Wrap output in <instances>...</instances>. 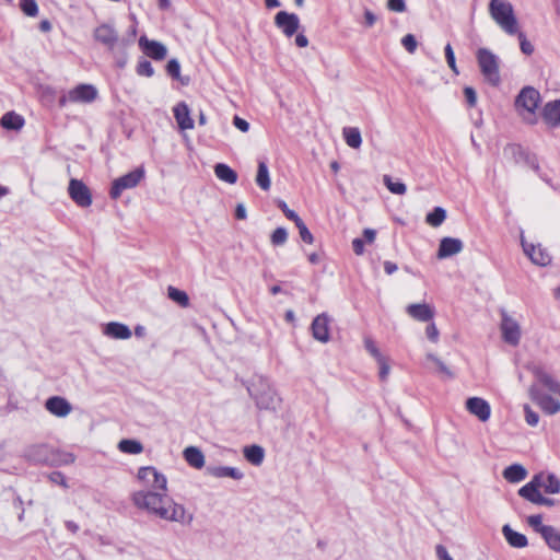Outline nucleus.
I'll use <instances>...</instances> for the list:
<instances>
[{
    "mask_svg": "<svg viewBox=\"0 0 560 560\" xmlns=\"http://www.w3.org/2000/svg\"><path fill=\"white\" fill-rule=\"evenodd\" d=\"M533 386H538L541 390L547 389L555 396L560 397V382L547 373H539L537 375V384Z\"/></svg>",
    "mask_w": 560,
    "mask_h": 560,
    "instance_id": "nucleus-26",
    "label": "nucleus"
},
{
    "mask_svg": "<svg viewBox=\"0 0 560 560\" xmlns=\"http://www.w3.org/2000/svg\"><path fill=\"white\" fill-rule=\"evenodd\" d=\"M103 332L107 337L118 340H127L131 337L132 334L130 328L126 324L119 322L107 323L104 326Z\"/></svg>",
    "mask_w": 560,
    "mask_h": 560,
    "instance_id": "nucleus-24",
    "label": "nucleus"
},
{
    "mask_svg": "<svg viewBox=\"0 0 560 560\" xmlns=\"http://www.w3.org/2000/svg\"><path fill=\"white\" fill-rule=\"evenodd\" d=\"M540 104V94L534 88H524L515 101L517 113L524 120L533 124L536 121V110Z\"/></svg>",
    "mask_w": 560,
    "mask_h": 560,
    "instance_id": "nucleus-5",
    "label": "nucleus"
},
{
    "mask_svg": "<svg viewBox=\"0 0 560 560\" xmlns=\"http://www.w3.org/2000/svg\"><path fill=\"white\" fill-rule=\"evenodd\" d=\"M522 246L526 256L537 266L546 267L551 262V255L540 244L527 243L522 240Z\"/></svg>",
    "mask_w": 560,
    "mask_h": 560,
    "instance_id": "nucleus-13",
    "label": "nucleus"
},
{
    "mask_svg": "<svg viewBox=\"0 0 560 560\" xmlns=\"http://www.w3.org/2000/svg\"><path fill=\"white\" fill-rule=\"evenodd\" d=\"M235 215L240 220H244L247 218V211L243 203H238L235 209Z\"/></svg>",
    "mask_w": 560,
    "mask_h": 560,
    "instance_id": "nucleus-57",
    "label": "nucleus"
},
{
    "mask_svg": "<svg viewBox=\"0 0 560 560\" xmlns=\"http://www.w3.org/2000/svg\"><path fill=\"white\" fill-rule=\"evenodd\" d=\"M425 358H427L428 361L432 362L436 366V371L442 376H444L446 378H452L454 376L453 371L438 355H435L433 353H428L425 355Z\"/></svg>",
    "mask_w": 560,
    "mask_h": 560,
    "instance_id": "nucleus-37",
    "label": "nucleus"
},
{
    "mask_svg": "<svg viewBox=\"0 0 560 560\" xmlns=\"http://www.w3.org/2000/svg\"><path fill=\"white\" fill-rule=\"evenodd\" d=\"M352 245H353L354 253L358 256L363 255V253H364V244H363V241L361 238H354L352 241Z\"/></svg>",
    "mask_w": 560,
    "mask_h": 560,
    "instance_id": "nucleus-56",
    "label": "nucleus"
},
{
    "mask_svg": "<svg viewBox=\"0 0 560 560\" xmlns=\"http://www.w3.org/2000/svg\"><path fill=\"white\" fill-rule=\"evenodd\" d=\"M385 271L388 273V275H392L394 273L396 270H397V266L396 264L394 262H390V261H386L385 265Z\"/></svg>",
    "mask_w": 560,
    "mask_h": 560,
    "instance_id": "nucleus-61",
    "label": "nucleus"
},
{
    "mask_svg": "<svg viewBox=\"0 0 560 560\" xmlns=\"http://www.w3.org/2000/svg\"><path fill=\"white\" fill-rule=\"evenodd\" d=\"M542 119L549 127H560V100L548 102L544 106Z\"/></svg>",
    "mask_w": 560,
    "mask_h": 560,
    "instance_id": "nucleus-22",
    "label": "nucleus"
},
{
    "mask_svg": "<svg viewBox=\"0 0 560 560\" xmlns=\"http://www.w3.org/2000/svg\"><path fill=\"white\" fill-rule=\"evenodd\" d=\"M214 174L221 182L228 183L230 185H234L237 182L236 172L228 164H217L214 166Z\"/></svg>",
    "mask_w": 560,
    "mask_h": 560,
    "instance_id": "nucleus-30",
    "label": "nucleus"
},
{
    "mask_svg": "<svg viewBox=\"0 0 560 560\" xmlns=\"http://www.w3.org/2000/svg\"><path fill=\"white\" fill-rule=\"evenodd\" d=\"M342 136L346 143L352 149H359L362 144L361 131L357 127H346L342 129Z\"/></svg>",
    "mask_w": 560,
    "mask_h": 560,
    "instance_id": "nucleus-31",
    "label": "nucleus"
},
{
    "mask_svg": "<svg viewBox=\"0 0 560 560\" xmlns=\"http://www.w3.org/2000/svg\"><path fill=\"white\" fill-rule=\"evenodd\" d=\"M256 183L265 191L269 190L271 187L269 170L265 162L258 163Z\"/></svg>",
    "mask_w": 560,
    "mask_h": 560,
    "instance_id": "nucleus-33",
    "label": "nucleus"
},
{
    "mask_svg": "<svg viewBox=\"0 0 560 560\" xmlns=\"http://www.w3.org/2000/svg\"><path fill=\"white\" fill-rule=\"evenodd\" d=\"M364 346L368 352L375 359L378 364L381 380H386L390 372V365L387 358L381 352L376 343L371 338L364 339Z\"/></svg>",
    "mask_w": 560,
    "mask_h": 560,
    "instance_id": "nucleus-15",
    "label": "nucleus"
},
{
    "mask_svg": "<svg viewBox=\"0 0 560 560\" xmlns=\"http://www.w3.org/2000/svg\"><path fill=\"white\" fill-rule=\"evenodd\" d=\"M288 241V231L283 226L277 228L270 235V242L275 246L283 245Z\"/></svg>",
    "mask_w": 560,
    "mask_h": 560,
    "instance_id": "nucleus-40",
    "label": "nucleus"
},
{
    "mask_svg": "<svg viewBox=\"0 0 560 560\" xmlns=\"http://www.w3.org/2000/svg\"><path fill=\"white\" fill-rule=\"evenodd\" d=\"M384 183L387 187V189L396 195H404L407 191V187L401 182H393L390 176L385 175L384 176Z\"/></svg>",
    "mask_w": 560,
    "mask_h": 560,
    "instance_id": "nucleus-41",
    "label": "nucleus"
},
{
    "mask_svg": "<svg viewBox=\"0 0 560 560\" xmlns=\"http://www.w3.org/2000/svg\"><path fill=\"white\" fill-rule=\"evenodd\" d=\"M446 219V210L442 207H435L433 211L429 212L425 221L433 228L440 226Z\"/></svg>",
    "mask_w": 560,
    "mask_h": 560,
    "instance_id": "nucleus-35",
    "label": "nucleus"
},
{
    "mask_svg": "<svg viewBox=\"0 0 560 560\" xmlns=\"http://www.w3.org/2000/svg\"><path fill=\"white\" fill-rule=\"evenodd\" d=\"M139 45L143 52L154 60H163L167 55V48L163 43L149 39L145 36L140 37Z\"/></svg>",
    "mask_w": 560,
    "mask_h": 560,
    "instance_id": "nucleus-16",
    "label": "nucleus"
},
{
    "mask_svg": "<svg viewBox=\"0 0 560 560\" xmlns=\"http://www.w3.org/2000/svg\"><path fill=\"white\" fill-rule=\"evenodd\" d=\"M174 117L182 131L191 130L195 127L189 106L185 102L176 104L173 108Z\"/></svg>",
    "mask_w": 560,
    "mask_h": 560,
    "instance_id": "nucleus-21",
    "label": "nucleus"
},
{
    "mask_svg": "<svg viewBox=\"0 0 560 560\" xmlns=\"http://www.w3.org/2000/svg\"><path fill=\"white\" fill-rule=\"evenodd\" d=\"M436 552L441 560H453V558L443 546H439Z\"/></svg>",
    "mask_w": 560,
    "mask_h": 560,
    "instance_id": "nucleus-59",
    "label": "nucleus"
},
{
    "mask_svg": "<svg viewBox=\"0 0 560 560\" xmlns=\"http://www.w3.org/2000/svg\"><path fill=\"white\" fill-rule=\"evenodd\" d=\"M425 336H427V339L431 343H433V345L439 343L440 330H439V327H438L436 323L434 322V319H432L431 322L428 323V325L425 327Z\"/></svg>",
    "mask_w": 560,
    "mask_h": 560,
    "instance_id": "nucleus-42",
    "label": "nucleus"
},
{
    "mask_svg": "<svg viewBox=\"0 0 560 560\" xmlns=\"http://www.w3.org/2000/svg\"><path fill=\"white\" fill-rule=\"evenodd\" d=\"M329 322H330V318L325 313L317 315L313 319V323H312L313 337L322 343H327L330 339Z\"/></svg>",
    "mask_w": 560,
    "mask_h": 560,
    "instance_id": "nucleus-17",
    "label": "nucleus"
},
{
    "mask_svg": "<svg viewBox=\"0 0 560 560\" xmlns=\"http://www.w3.org/2000/svg\"><path fill=\"white\" fill-rule=\"evenodd\" d=\"M465 406L467 411L481 422H487L491 417L490 404L481 397H469Z\"/></svg>",
    "mask_w": 560,
    "mask_h": 560,
    "instance_id": "nucleus-14",
    "label": "nucleus"
},
{
    "mask_svg": "<svg viewBox=\"0 0 560 560\" xmlns=\"http://www.w3.org/2000/svg\"><path fill=\"white\" fill-rule=\"evenodd\" d=\"M502 532L511 547L525 548L527 546L528 540L526 536L520 532L514 530L510 525H504Z\"/></svg>",
    "mask_w": 560,
    "mask_h": 560,
    "instance_id": "nucleus-27",
    "label": "nucleus"
},
{
    "mask_svg": "<svg viewBox=\"0 0 560 560\" xmlns=\"http://www.w3.org/2000/svg\"><path fill=\"white\" fill-rule=\"evenodd\" d=\"M296 228L299 229V233H300V236L301 238L307 243V244H313L314 243V236L313 234L311 233V231L307 229L306 224L303 222V220H301L300 222H298L296 224Z\"/></svg>",
    "mask_w": 560,
    "mask_h": 560,
    "instance_id": "nucleus-45",
    "label": "nucleus"
},
{
    "mask_svg": "<svg viewBox=\"0 0 560 560\" xmlns=\"http://www.w3.org/2000/svg\"><path fill=\"white\" fill-rule=\"evenodd\" d=\"M144 168L140 166L115 179L110 189L112 198L117 199L124 190L136 187L144 178Z\"/></svg>",
    "mask_w": 560,
    "mask_h": 560,
    "instance_id": "nucleus-8",
    "label": "nucleus"
},
{
    "mask_svg": "<svg viewBox=\"0 0 560 560\" xmlns=\"http://www.w3.org/2000/svg\"><path fill=\"white\" fill-rule=\"evenodd\" d=\"M158 1H159V7L162 10H167L171 8V0H158Z\"/></svg>",
    "mask_w": 560,
    "mask_h": 560,
    "instance_id": "nucleus-63",
    "label": "nucleus"
},
{
    "mask_svg": "<svg viewBox=\"0 0 560 560\" xmlns=\"http://www.w3.org/2000/svg\"><path fill=\"white\" fill-rule=\"evenodd\" d=\"M363 234L365 236V240L369 242V243H373L375 241V237H376V232L375 230L373 229H365L363 231Z\"/></svg>",
    "mask_w": 560,
    "mask_h": 560,
    "instance_id": "nucleus-60",
    "label": "nucleus"
},
{
    "mask_svg": "<svg viewBox=\"0 0 560 560\" xmlns=\"http://www.w3.org/2000/svg\"><path fill=\"white\" fill-rule=\"evenodd\" d=\"M137 508L145 510L160 518L179 524H190L192 514L182 504L154 491H138L132 497Z\"/></svg>",
    "mask_w": 560,
    "mask_h": 560,
    "instance_id": "nucleus-1",
    "label": "nucleus"
},
{
    "mask_svg": "<svg viewBox=\"0 0 560 560\" xmlns=\"http://www.w3.org/2000/svg\"><path fill=\"white\" fill-rule=\"evenodd\" d=\"M540 488H544L548 494H558L560 492V479L552 472H539L520 488L518 494L536 505L552 506L555 501L546 498L540 493Z\"/></svg>",
    "mask_w": 560,
    "mask_h": 560,
    "instance_id": "nucleus-2",
    "label": "nucleus"
},
{
    "mask_svg": "<svg viewBox=\"0 0 560 560\" xmlns=\"http://www.w3.org/2000/svg\"><path fill=\"white\" fill-rule=\"evenodd\" d=\"M138 478L143 486L155 491H162L165 493L167 490L166 477L159 472L154 467L148 466L140 468L138 471Z\"/></svg>",
    "mask_w": 560,
    "mask_h": 560,
    "instance_id": "nucleus-10",
    "label": "nucleus"
},
{
    "mask_svg": "<svg viewBox=\"0 0 560 560\" xmlns=\"http://www.w3.org/2000/svg\"><path fill=\"white\" fill-rule=\"evenodd\" d=\"M541 536L552 550L560 552V530L550 526L541 529Z\"/></svg>",
    "mask_w": 560,
    "mask_h": 560,
    "instance_id": "nucleus-32",
    "label": "nucleus"
},
{
    "mask_svg": "<svg viewBox=\"0 0 560 560\" xmlns=\"http://www.w3.org/2000/svg\"><path fill=\"white\" fill-rule=\"evenodd\" d=\"M464 248L462 240L457 237L445 236L440 241L436 257L445 259L459 254Z\"/></svg>",
    "mask_w": 560,
    "mask_h": 560,
    "instance_id": "nucleus-19",
    "label": "nucleus"
},
{
    "mask_svg": "<svg viewBox=\"0 0 560 560\" xmlns=\"http://www.w3.org/2000/svg\"><path fill=\"white\" fill-rule=\"evenodd\" d=\"M500 330L505 343L516 347L521 342L522 328L518 320L505 308L500 310Z\"/></svg>",
    "mask_w": 560,
    "mask_h": 560,
    "instance_id": "nucleus-7",
    "label": "nucleus"
},
{
    "mask_svg": "<svg viewBox=\"0 0 560 560\" xmlns=\"http://www.w3.org/2000/svg\"><path fill=\"white\" fill-rule=\"evenodd\" d=\"M364 19H365V23H366L368 26H372L376 22L375 14L372 11H370V10H366L364 12Z\"/></svg>",
    "mask_w": 560,
    "mask_h": 560,
    "instance_id": "nucleus-58",
    "label": "nucleus"
},
{
    "mask_svg": "<svg viewBox=\"0 0 560 560\" xmlns=\"http://www.w3.org/2000/svg\"><path fill=\"white\" fill-rule=\"evenodd\" d=\"M167 72L175 79L180 78V65L179 61L175 58L168 60L167 62Z\"/></svg>",
    "mask_w": 560,
    "mask_h": 560,
    "instance_id": "nucleus-51",
    "label": "nucleus"
},
{
    "mask_svg": "<svg viewBox=\"0 0 560 560\" xmlns=\"http://www.w3.org/2000/svg\"><path fill=\"white\" fill-rule=\"evenodd\" d=\"M244 455L248 462L254 465H260L264 460L265 452L258 445H252L244 450Z\"/></svg>",
    "mask_w": 560,
    "mask_h": 560,
    "instance_id": "nucleus-36",
    "label": "nucleus"
},
{
    "mask_svg": "<svg viewBox=\"0 0 560 560\" xmlns=\"http://www.w3.org/2000/svg\"><path fill=\"white\" fill-rule=\"evenodd\" d=\"M278 206H279V207H280V209L283 211V213L285 214V217H287L288 219L292 220L295 224L302 220L295 211L291 210V209L288 207V205H287V202H285V201H283V200H279V201H278Z\"/></svg>",
    "mask_w": 560,
    "mask_h": 560,
    "instance_id": "nucleus-49",
    "label": "nucleus"
},
{
    "mask_svg": "<svg viewBox=\"0 0 560 560\" xmlns=\"http://www.w3.org/2000/svg\"><path fill=\"white\" fill-rule=\"evenodd\" d=\"M527 522L528 524L536 530L538 532L540 535H541V529L542 528H549L550 526L549 525H544L542 524V516L537 514V515H530L528 518H527Z\"/></svg>",
    "mask_w": 560,
    "mask_h": 560,
    "instance_id": "nucleus-50",
    "label": "nucleus"
},
{
    "mask_svg": "<svg viewBox=\"0 0 560 560\" xmlns=\"http://www.w3.org/2000/svg\"><path fill=\"white\" fill-rule=\"evenodd\" d=\"M233 124L242 132H247L249 130V122L240 116H235L233 118Z\"/></svg>",
    "mask_w": 560,
    "mask_h": 560,
    "instance_id": "nucleus-55",
    "label": "nucleus"
},
{
    "mask_svg": "<svg viewBox=\"0 0 560 560\" xmlns=\"http://www.w3.org/2000/svg\"><path fill=\"white\" fill-rule=\"evenodd\" d=\"M520 39V46L521 50L526 55H532L534 51V46L532 43L526 38L525 34L517 28V33L515 34Z\"/></svg>",
    "mask_w": 560,
    "mask_h": 560,
    "instance_id": "nucleus-44",
    "label": "nucleus"
},
{
    "mask_svg": "<svg viewBox=\"0 0 560 560\" xmlns=\"http://www.w3.org/2000/svg\"><path fill=\"white\" fill-rule=\"evenodd\" d=\"M118 448L127 454H140L143 450L142 444L136 440H121Z\"/></svg>",
    "mask_w": 560,
    "mask_h": 560,
    "instance_id": "nucleus-39",
    "label": "nucleus"
},
{
    "mask_svg": "<svg viewBox=\"0 0 560 560\" xmlns=\"http://www.w3.org/2000/svg\"><path fill=\"white\" fill-rule=\"evenodd\" d=\"M445 56H446L447 63H448L451 70L454 72V74H458L459 71L456 66L455 54H454V50H453V47L451 44H447L445 46Z\"/></svg>",
    "mask_w": 560,
    "mask_h": 560,
    "instance_id": "nucleus-46",
    "label": "nucleus"
},
{
    "mask_svg": "<svg viewBox=\"0 0 560 560\" xmlns=\"http://www.w3.org/2000/svg\"><path fill=\"white\" fill-rule=\"evenodd\" d=\"M137 72L139 75L151 78L154 74V69L150 61L142 60L138 63Z\"/></svg>",
    "mask_w": 560,
    "mask_h": 560,
    "instance_id": "nucleus-47",
    "label": "nucleus"
},
{
    "mask_svg": "<svg viewBox=\"0 0 560 560\" xmlns=\"http://www.w3.org/2000/svg\"><path fill=\"white\" fill-rule=\"evenodd\" d=\"M185 460L195 468H202L205 466V455L200 448L196 446H188L183 452Z\"/></svg>",
    "mask_w": 560,
    "mask_h": 560,
    "instance_id": "nucleus-29",
    "label": "nucleus"
},
{
    "mask_svg": "<svg viewBox=\"0 0 560 560\" xmlns=\"http://www.w3.org/2000/svg\"><path fill=\"white\" fill-rule=\"evenodd\" d=\"M525 411V420L528 425L536 427L539 422V416L536 411H534L528 405L524 406Z\"/></svg>",
    "mask_w": 560,
    "mask_h": 560,
    "instance_id": "nucleus-48",
    "label": "nucleus"
},
{
    "mask_svg": "<svg viewBox=\"0 0 560 560\" xmlns=\"http://www.w3.org/2000/svg\"><path fill=\"white\" fill-rule=\"evenodd\" d=\"M464 94L466 96L467 103L470 107L476 106L477 104V93L471 86H466L464 89Z\"/></svg>",
    "mask_w": 560,
    "mask_h": 560,
    "instance_id": "nucleus-53",
    "label": "nucleus"
},
{
    "mask_svg": "<svg viewBox=\"0 0 560 560\" xmlns=\"http://www.w3.org/2000/svg\"><path fill=\"white\" fill-rule=\"evenodd\" d=\"M387 7L394 12H404L406 10L405 0H388Z\"/></svg>",
    "mask_w": 560,
    "mask_h": 560,
    "instance_id": "nucleus-54",
    "label": "nucleus"
},
{
    "mask_svg": "<svg viewBox=\"0 0 560 560\" xmlns=\"http://www.w3.org/2000/svg\"><path fill=\"white\" fill-rule=\"evenodd\" d=\"M489 13L495 24L508 35H514L520 28L512 3L508 0H491Z\"/></svg>",
    "mask_w": 560,
    "mask_h": 560,
    "instance_id": "nucleus-3",
    "label": "nucleus"
},
{
    "mask_svg": "<svg viewBox=\"0 0 560 560\" xmlns=\"http://www.w3.org/2000/svg\"><path fill=\"white\" fill-rule=\"evenodd\" d=\"M401 42H402V45L406 47V49L410 54H413L416 51L417 40L412 34H407L406 36H404Z\"/></svg>",
    "mask_w": 560,
    "mask_h": 560,
    "instance_id": "nucleus-52",
    "label": "nucleus"
},
{
    "mask_svg": "<svg viewBox=\"0 0 560 560\" xmlns=\"http://www.w3.org/2000/svg\"><path fill=\"white\" fill-rule=\"evenodd\" d=\"M71 199L80 207L88 208L92 205V194L89 187L79 179L72 178L68 188Z\"/></svg>",
    "mask_w": 560,
    "mask_h": 560,
    "instance_id": "nucleus-12",
    "label": "nucleus"
},
{
    "mask_svg": "<svg viewBox=\"0 0 560 560\" xmlns=\"http://www.w3.org/2000/svg\"><path fill=\"white\" fill-rule=\"evenodd\" d=\"M1 126L7 130H21L25 125V119L22 115L15 112L5 113L0 120Z\"/></svg>",
    "mask_w": 560,
    "mask_h": 560,
    "instance_id": "nucleus-28",
    "label": "nucleus"
},
{
    "mask_svg": "<svg viewBox=\"0 0 560 560\" xmlns=\"http://www.w3.org/2000/svg\"><path fill=\"white\" fill-rule=\"evenodd\" d=\"M21 9L27 16L34 18L38 14L36 0H21Z\"/></svg>",
    "mask_w": 560,
    "mask_h": 560,
    "instance_id": "nucleus-43",
    "label": "nucleus"
},
{
    "mask_svg": "<svg viewBox=\"0 0 560 560\" xmlns=\"http://www.w3.org/2000/svg\"><path fill=\"white\" fill-rule=\"evenodd\" d=\"M167 295L172 301L176 302L182 307H187L189 305L188 294L183 290L170 285L167 288Z\"/></svg>",
    "mask_w": 560,
    "mask_h": 560,
    "instance_id": "nucleus-38",
    "label": "nucleus"
},
{
    "mask_svg": "<svg viewBox=\"0 0 560 560\" xmlns=\"http://www.w3.org/2000/svg\"><path fill=\"white\" fill-rule=\"evenodd\" d=\"M308 260L311 264L316 265L319 261V256L316 253H312L308 255Z\"/></svg>",
    "mask_w": 560,
    "mask_h": 560,
    "instance_id": "nucleus-64",
    "label": "nucleus"
},
{
    "mask_svg": "<svg viewBox=\"0 0 560 560\" xmlns=\"http://www.w3.org/2000/svg\"><path fill=\"white\" fill-rule=\"evenodd\" d=\"M40 30L44 32H49L51 30V24L48 20H44L40 22Z\"/></svg>",
    "mask_w": 560,
    "mask_h": 560,
    "instance_id": "nucleus-62",
    "label": "nucleus"
},
{
    "mask_svg": "<svg viewBox=\"0 0 560 560\" xmlns=\"http://www.w3.org/2000/svg\"><path fill=\"white\" fill-rule=\"evenodd\" d=\"M408 315L417 322L429 323L434 319L435 310L429 303H413L406 307Z\"/></svg>",
    "mask_w": 560,
    "mask_h": 560,
    "instance_id": "nucleus-18",
    "label": "nucleus"
},
{
    "mask_svg": "<svg viewBox=\"0 0 560 560\" xmlns=\"http://www.w3.org/2000/svg\"><path fill=\"white\" fill-rule=\"evenodd\" d=\"M94 38L103 45L113 48L118 42V32L114 25L104 23L94 30Z\"/></svg>",
    "mask_w": 560,
    "mask_h": 560,
    "instance_id": "nucleus-20",
    "label": "nucleus"
},
{
    "mask_svg": "<svg viewBox=\"0 0 560 560\" xmlns=\"http://www.w3.org/2000/svg\"><path fill=\"white\" fill-rule=\"evenodd\" d=\"M477 60L485 80L492 85H498L500 82L498 56L487 48H479Z\"/></svg>",
    "mask_w": 560,
    "mask_h": 560,
    "instance_id": "nucleus-6",
    "label": "nucleus"
},
{
    "mask_svg": "<svg viewBox=\"0 0 560 560\" xmlns=\"http://www.w3.org/2000/svg\"><path fill=\"white\" fill-rule=\"evenodd\" d=\"M209 471L217 478L231 477L233 479H241L243 477V474L233 467L219 466L211 468Z\"/></svg>",
    "mask_w": 560,
    "mask_h": 560,
    "instance_id": "nucleus-34",
    "label": "nucleus"
},
{
    "mask_svg": "<svg viewBox=\"0 0 560 560\" xmlns=\"http://www.w3.org/2000/svg\"><path fill=\"white\" fill-rule=\"evenodd\" d=\"M527 474L525 466L516 463L505 467L502 476L506 481L517 483L524 480L527 477Z\"/></svg>",
    "mask_w": 560,
    "mask_h": 560,
    "instance_id": "nucleus-25",
    "label": "nucleus"
},
{
    "mask_svg": "<svg viewBox=\"0 0 560 560\" xmlns=\"http://www.w3.org/2000/svg\"><path fill=\"white\" fill-rule=\"evenodd\" d=\"M276 26L282 32L285 37L295 36V44L300 48L308 46V39L304 33H298L300 28V19L294 13L287 11H279L275 16Z\"/></svg>",
    "mask_w": 560,
    "mask_h": 560,
    "instance_id": "nucleus-4",
    "label": "nucleus"
},
{
    "mask_svg": "<svg viewBox=\"0 0 560 560\" xmlns=\"http://www.w3.org/2000/svg\"><path fill=\"white\" fill-rule=\"evenodd\" d=\"M529 396L532 400L547 415H556L560 411V397L549 395L538 386H530Z\"/></svg>",
    "mask_w": 560,
    "mask_h": 560,
    "instance_id": "nucleus-9",
    "label": "nucleus"
},
{
    "mask_svg": "<svg viewBox=\"0 0 560 560\" xmlns=\"http://www.w3.org/2000/svg\"><path fill=\"white\" fill-rule=\"evenodd\" d=\"M46 408L51 415L58 418L67 417L72 410V407L68 400L59 396L49 398L46 401Z\"/></svg>",
    "mask_w": 560,
    "mask_h": 560,
    "instance_id": "nucleus-23",
    "label": "nucleus"
},
{
    "mask_svg": "<svg viewBox=\"0 0 560 560\" xmlns=\"http://www.w3.org/2000/svg\"><path fill=\"white\" fill-rule=\"evenodd\" d=\"M98 95L97 89L93 84H79L71 89L67 96L60 100V103L65 105L67 102L70 103H91L96 100Z\"/></svg>",
    "mask_w": 560,
    "mask_h": 560,
    "instance_id": "nucleus-11",
    "label": "nucleus"
}]
</instances>
